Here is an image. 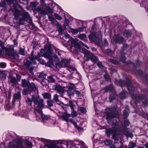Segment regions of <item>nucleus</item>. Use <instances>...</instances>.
I'll list each match as a JSON object with an SVG mask.
<instances>
[{
	"instance_id": "nucleus-27",
	"label": "nucleus",
	"mask_w": 148,
	"mask_h": 148,
	"mask_svg": "<svg viewBox=\"0 0 148 148\" xmlns=\"http://www.w3.org/2000/svg\"><path fill=\"white\" fill-rule=\"evenodd\" d=\"M105 145L107 146H110L112 144V141L111 140L106 139L105 142Z\"/></svg>"
},
{
	"instance_id": "nucleus-59",
	"label": "nucleus",
	"mask_w": 148,
	"mask_h": 148,
	"mask_svg": "<svg viewBox=\"0 0 148 148\" xmlns=\"http://www.w3.org/2000/svg\"><path fill=\"white\" fill-rule=\"evenodd\" d=\"M129 64L128 65L129 66L131 67L134 65V64H133L132 62H131L130 61H129L128 62Z\"/></svg>"
},
{
	"instance_id": "nucleus-28",
	"label": "nucleus",
	"mask_w": 148,
	"mask_h": 148,
	"mask_svg": "<svg viewBox=\"0 0 148 148\" xmlns=\"http://www.w3.org/2000/svg\"><path fill=\"white\" fill-rule=\"evenodd\" d=\"M22 82V86L23 87L27 86L28 85L27 81H26L25 79H23L21 80Z\"/></svg>"
},
{
	"instance_id": "nucleus-39",
	"label": "nucleus",
	"mask_w": 148,
	"mask_h": 148,
	"mask_svg": "<svg viewBox=\"0 0 148 148\" xmlns=\"http://www.w3.org/2000/svg\"><path fill=\"white\" fill-rule=\"evenodd\" d=\"M19 53L21 55H25V54L24 50L22 48L20 47L19 50Z\"/></svg>"
},
{
	"instance_id": "nucleus-11",
	"label": "nucleus",
	"mask_w": 148,
	"mask_h": 148,
	"mask_svg": "<svg viewBox=\"0 0 148 148\" xmlns=\"http://www.w3.org/2000/svg\"><path fill=\"white\" fill-rule=\"evenodd\" d=\"M63 63L64 64V67H66L67 69L70 72L74 71L75 69L73 67L70 66L69 63L68 61L66 60H64L62 61Z\"/></svg>"
},
{
	"instance_id": "nucleus-26",
	"label": "nucleus",
	"mask_w": 148,
	"mask_h": 148,
	"mask_svg": "<svg viewBox=\"0 0 148 148\" xmlns=\"http://www.w3.org/2000/svg\"><path fill=\"white\" fill-rule=\"evenodd\" d=\"M43 98L45 99H50L51 98V95L48 93H45L42 94Z\"/></svg>"
},
{
	"instance_id": "nucleus-48",
	"label": "nucleus",
	"mask_w": 148,
	"mask_h": 148,
	"mask_svg": "<svg viewBox=\"0 0 148 148\" xmlns=\"http://www.w3.org/2000/svg\"><path fill=\"white\" fill-rule=\"evenodd\" d=\"M80 110L81 112L83 113H85L86 112V109L83 107L81 108L80 109Z\"/></svg>"
},
{
	"instance_id": "nucleus-7",
	"label": "nucleus",
	"mask_w": 148,
	"mask_h": 148,
	"mask_svg": "<svg viewBox=\"0 0 148 148\" xmlns=\"http://www.w3.org/2000/svg\"><path fill=\"white\" fill-rule=\"evenodd\" d=\"M44 102L43 99H40L37 102L36 105H34V108L39 113H41L42 111L40 108L44 107Z\"/></svg>"
},
{
	"instance_id": "nucleus-29",
	"label": "nucleus",
	"mask_w": 148,
	"mask_h": 148,
	"mask_svg": "<svg viewBox=\"0 0 148 148\" xmlns=\"http://www.w3.org/2000/svg\"><path fill=\"white\" fill-rule=\"evenodd\" d=\"M53 100L56 102H59L60 101L59 99V97L58 95L57 94H55L53 95Z\"/></svg>"
},
{
	"instance_id": "nucleus-6",
	"label": "nucleus",
	"mask_w": 148,
	"mask_h": 148,
	"mask_svg": "<svg viewBox=\"0 0 148 148\" xmlns=\"http://www.w3.org/2000/svg\"><path fill=\"white\" fill-rule=\"evenodd\" d=\"M21 140H18L9 143L8 147L10 148H23Z\"/></svg>"
},
{
	"instance_id": "nucleus-40",
	"label": "nucleus",
	"mask_w": 148,
	"mask_h": 148,
	"mask_svg": "<svg viewBox=\"0 0 148 148\" xmlns=\"http://www.w3.org/2000/svg\"><path fill=\"white\" fill-rule=\"evenodd\" d=\"M54 15L56 18L58 20H61L62 18L60 16L56 13H55Z\"/></svg>"
},
{
	"instance_id": "nucleus-43",
	"label": "nucleus",
	"mask_w": 148,
	"mask_h": 148,
	"mask_svg": "<svg viewBox=\"0 0 148 148\" xmlns=\"http://www.w3.org/2000/svg\"><path fill=\"white\" fill-rule=\"evenodd\" d=\"M70 30L74 34H76L78 33L77 29H74L70 28Z\"/></svg>"
},
{
	"instance_id": "nucleus-1",
	"label": "nucleus",
	"mask_w": 148,
	"mask_h": 148,
	"mask_svg": "<svg viewBox=\"0 0 148 148\" xmlns=\"http://www.w3.org/2000/svg\"><path fill=\"white\" fill-rule=\"evenodd\" d=\"M106 118L108 123L112 125L113 128L107 129L106 133L108 137H109L111 134H113V133L119 129V126L118 125V122L115 120H114L112 121L113 118L114 117V115L113 114L112 110L111 108L106 109Z\"/></svg>"
},
{
	"instance_id": "nucleus-20",
	"label": "nucleus",
	"mask_w": 148,
	"mask_h": 148,
	"mask_svg": "<svg viewBox=\"0 0 148 148\" xmlns=\"http://www.w3.org/2000/svg\"><path fill=\"white\" fill-rule=\"evenodd\" d=\"M57 92L61 95V97H64L63 95L65 91L64 89L61 87H58L56 88Z\"/></svg>"
},
{
	"instance_id": "nucleus-64",
	"label": "nucleus",
	"mask_w": 148,
	"mask_h": 148,
	"mask_svg": "<svg viewBox=\"0 0 148 148\" xmlns=\"http://www.w3.org/2000/svg\"><path fill=\"white\" fill-rule=\"evenodd\" d=\"M123 93H121L120 94L119 97L121 99H124L125 98V95H123Z\"/></svg>"
},
{
	"instance_id": "nucleus-31",
	"label": "nucleus",
	"mask_w": 148,
	"mask_h": 148,
	"mask_svg": "<svg viewBox=\"0 0 148 148\" xmlns=\"http://www.w3.org/2000/svg\"><path fill=\"white\" fill-rule=\"evenodd\" d=\"M129 122L128 121L125 120L124 121V123L122 124V126L124 127V130H126V128H125V127L129 125Z\"/></svg>"
},
{
	"instance_id": "nucleus-41",
	"label": "nucleus",
	"mask_w": 148,
	"mask_h": 148,
	"mask_svg": "<svg viewBox=\"0 0 148 148\" xmlns=\"http://www.w3.org/2000/svg\"><path fill=\"white\" fill-rule=\"evenodd\" d=\"M77 115V113L75 111L73 110V112H72L71 114V115L73 118L74 117L76 116Z\"/></svg>"
},
{
	"instance_id": "nucleus-45",
	"label": "nucleus",
	"mask_w": 148,
	"mask_h": 148,
	"mask_svg": "<svg viewBox=\"0 0 148 148\" xmlns=\"http://www.w3.org/2000/svg\"><path fill=\"white\" fill-rule=\"evenodd\" d=\"M28 90L27 89H24L23 90L22 93L23 95H25L28 93Z\"/></svg>"
},
{
	"instance_id": "nucleus-25",
	"label": "nucleus",
	"mask_w": 148,
	"mask_h": 148,
	"mask_svg": "<svg viewBox=\"0 0 148 148\" xmlns=\"http://www.w3.org/2000/svg\"><path fill=\"white\" fill-rule=\"evenodd\" d=\"M67 87L69 89L73 90L75 88V86L74 84L69 83L67 84Z\"/></svg>"
},
{
	"instance_id": "nucleus-49",
	"label": "nucleus",
	"mask_w": 148,
	"mask_h": 148,
	"mask_svg": "<svg viewBox=\"0 0 148 148\" xmlns=\"http://www.w3.org/2000/svg\"><path fill=\"white\" fill-rule=\"evenodd\" d=\"M104 77L106 80H109L110 78L108 75L106 73L104 75Z\"/></svg>"
},
{
	"instance_id": "nucleus-53",
	"label": "nucleus",
	"mask_w": 148,
	"mask_h": 148,
	"mask_svg": "<svg viewBox=\"0 0 148 148\" xmlns=\"http://www.w3.org/2000/svg\"><path fill=\"white\" fill-rule=\"evenodd\" d=\"M41 140L44 143H47L49 142V140L45 139L44 138L41 139Z\"/></svg>"
},
{
	"instance_id": "nucleus-24",
	"label": "nucleus",
	"mask_w": 148,
	"mask_h": 148,
	"mask_svg": "<svg viewBox=\"0 0 148 148\" xmlns=\"http://www.w3.org/2000/svg\"><path fill=\"white\" fill-rule=\"evenodd\" d=\"M78 37L82 40H85L87 39L86 36L85 34H80L78 35Z\"/></svg>"
},
{
	"instance_id": "nucleus-52",
	"label": "nucleus",
	"mask_w": 148,
	"mask_h": 148,
	"mask_svg": "<svg viewBox=\"0 0 148 148\" xmlns=\"http://www.w3.org/2000/svg\"><path fill=\"white\" fill-rule=\"evenodd\" d=\"M74 94H76L77 95H78V96H80L81 95V93L79 92V91L77 90H75L74 91Z\"/></svg>"
},
{
	"instance_id": "nucleus-5",
	"label": "nucleus",
	"mask_w": 148,
	"mask_h": 148,
	"mask_svg": "<svg viewBox=\"0 0 148 148\" xmlns=\"http://www.w3.org/2000/svg\"><path fill=\"white\" fill-rule=\"evenodd\" d=\"M79 51L85 54V56L88 59L90 60L92 62H96L98 60L96 56L85 48H80L79 50Z\"/></svg>"
},
{
	"instance_id": "nucleus-13",
	"label": "nucleus",
	"mask_w": 148,
	"mask_h": 148,
	"mask_svg": "<svg viewBox=\"0 0 148 148\" xmlns=\"http://www.w3.org/2000/svg\"><path fill=\"white\" fill-rule=\"evenodd\" d=\"M71 116L69 114L66 113H64L60 117V119H62L63 121H65L66 122L69 121V118Z\"/></svg>"
},
{
	"instance_id": "nucleus-61",
	"label": "nucleus",
	"mask_w": 148,
	"mask_h": 148,
	"mask_svg": "<svg viewBox=\"0 0 148 148\" xmlns=\"http://www.w3.org/2000/svg\"><path fill=\"white\" fill-rule=\"evenodd\" d=\"M123 114L125 116L128 115V112L126 110H125L123 111Z\"/></svg>"
},
{
	"instance_id": "nucleus-34",
	"label": "nucleus",
	"mask_w": 148,
	"mask_h": 148,
	"mask_svg": "<svg viewBox=\"0 0 148 148\" xmlns=\"http://www.w3.org/2000/svg\"><path fill=\"white\" fill-rule=\"evenodd\" d=\"M48 80L50 82H54L55 81V79H53V77L51 76L48 77Z\"/></svg>"
},
{
	"instance_id": "nucleus-19",
	"label": "nucleus",
	"mask_w": 148,
	"mask_h": 148,
	"mask_svg": "<svg viewBox=\"0 0 148 148\" xmlns=\"http://www.w3.org/2000/svg\"><path fill=\"white\" fill-rule=\"evenodd\" d=\"M21 93L17 92L16 93L14 94L13 97V100L14 101H18L21 98Z\"/></svg>"
},
{
	"instance_id": "nucleus-56",
	"label": "nucleus",
	"mask_w": 148,
	"mask_h": 148,
	"mask_svg": "<svg viewBox=\"0 0 148 148\" xmlns=\"http://www.w3.org/2000/svg\"><path fill=\"white\" fill-rule=\"evenodd\" d=\"M31 6H32L33 7H35L37 5V4L34 1L32 2L31 3Z\"/></svg>"
},
{
	"instance_id": "nucleus-63",
	"label": "nucleus",
	"mask_w": 148,
	"mask_h": 148,
	"mask_svg": "<svg viewBox=\"0 0 148 148\" xmlns=\"http://www.w3.org/2000/svg\"><path fill=\"white\" fill-rule=\"evenodd\" d=\"M16 77L18 81H20L21 80V76L18 74H16Z\"/></svg>"
},
{
	"instance_id": "nucleus-44",
	"label": "nucleus",
	"mask_w": 148,
	"mask_h": 148,
	"mask_svg": "<svg viewBox=\"0 0 148 148\" xmlns=\"http://www.w3.org/2000/svg\"><path fill=\"white\" fill-rule=\"evenodd\" d=\"M84 27H81L77 29L78 33L83 31L84 29Z\"/></svg>"
},
{
	"instance_id": "nucleus-16",
	"label": "nucleus",
	"mask_w": 148,
	"mask_h": 148,
	"mask_svg": "<svg viewBox=\"0 0 148 148\" xmlns=\"http://www.w3.org/2000/svg\"><path fill=\"white\" fill-rule=\"evenodd\" d=\"M49 20L51 22V24L54 25L58 26L59 25L56 21H55L54 18L51 16L48 15Z\"/></svg>"
},
{
	"instance_id": "nucleus-47",
	"label": "nucleus",
	"mask_w": 148,
	"mask_h": 148,
	"mask_svg": "<svg viewBox=\"0 0 148 148\" xmlns=\"http://www.w3.org/2000/svg\"><path fill=\"white\" fill-rule=\"evenodd\" d=\"M46 10L49 13H53L52 10L51 8L49 7H47L46 8Z\"/></svg>"
},
{
	"instance_id": "nucleus-21",
	"label": "nucleus",
	"mask_w": 148,
	"mask_h": 148,
	"mask_svg": "<svg viewBox=\"0 0 148 148\" xmlns=\"http://www.w3.org/2000/svg\"><path fill=\"white\" fill-rule=\"evenodd\" d=\"M66 59H63V60H62L61 62H59L56 63V67L57 69H59V68L64 67V64L62 62V61Z\"/></svg>"
},
{
	"instance_id": "nucleus-36",
	"label": "nucleus",
	"mask_w": 148,
	"mask_h": 148,
	"mask_svg": "<svg viewBox=\"0 0 148 148\" xmlns=\"http://www.w3.org/2000/svg\"><path fill=\"white\" fill-rule=\"evenodd\" d=\"M38 75L40 77L42 78H45L46 76V75L45 74L42 73H38Z\"/></svg>"
},
{
	"instance_id": "nucleus-30",
	"label": "nucleus",
	"mask_w": 148,
	"mask_h": 148,
	"mask_svg": "<svg viewBox=\"0 0 148 148\" xmlns=\"http://www.w3.org/2000/svg\"><path fill=\"white\" fill-rule=\"evenodd\" d=\"M125 85L127 86L128 90L129 91H132L134 90V88L132 85L130 84V85H128L127 84H125Z\"/></svg>"
},
{
	"instance_id": "nucleus-17",
	"label": "nucleus",
	"mask_w": 148,
	"mask_h": 148,
	"mask_svg": "<svg viewBox=\"0 0 148 148\" xmlns=\"http://www.w3.org/2000/svg\"><path fill=\"white\" fill-rule=\"evenodd\" d=\"M120 130V127L119 126V129L116 130L115 132L113 133L112 135V138L115 140H119V137H118V134H117V132H118V130Z\"/></svg>"
},
{
	"instance_id": "nucleus-2",
	"label": "nucleus",
	"mask_w": 148,
	"mask_h": 148,
	"mask_svg": "<svg viewBox=\"0 0 148 148\" xmlns=\"http://www.w3.org/2000/svg\"><path fill=\"white\" fill-rule=\"evenodd\" d=\"M70 38L69 35L64 34L63 37L64 41V45H65L66 47L71 52L74 53H77L81 48L80 44L77 42L78 41V40L74 39L71 37Z\"/></svg>"
},
{
	"instance_id": "nucleus-54",
	"label": "nucleus",
	"mask_w": 148,
	"mask_h": 148,
	"mask_svg": "<svg viewBox=\"0 0 148 148\" xmlns=\"http://www.w3.org/2000/svg\"><path fill=\"white\" fill-rule=\"evenodd\" d=\"M97 65L99 66V68H102L103 67V65L102 64V63L101 62H98L97 64Z\"/></svg>"
},
{
	"instance_id": "nucleus-60",
	"label": "nucleus",
	"mask_w": 148,
	"mask_h": 148,
	"mask_svg": "<svg viewBox=\"0 0 148 148\" xmlns=\"http://www.w3.org/2000/svg\"><path fill=\"white\" fill-rule=\"evenodd\" d=\"M55 6H56L58 8H60L59 6L58 5H56L55 3H53L51 4V7L52 8H53Z\"/></svg>"
},
{
	"instance_id": "nucleus-58",
	"label": "nucleus",
	"mask_w": 148,
	"mask_h": 148,
	"mask_svg": "<svg viewBox=\"0 0 148 148\" xmlns=\"http://www.w3.org/2000/svg\"><path fill=\"white\" fill-rule=\"evenodd\" d=\"M80 43L81 45H83L85 47H86L88 49H89V47L86 45L84 44L82 42L80 41Z\"/></svg>"
},
{
	"instance_id": "nucleus-3",
	"label": "nucleus",
	"mask_w": 148,
	"mask_h": 148,
	"mask_svg": "<svg viewBox=\"0 0 148 148\" xmlns=\"http://www.w3.org/2000/svg\"><path fill=\"white\" fill-rule=\"evenodd\" d=\"M19 7L21 10L16 8H15L12 10V12L14 13V14L15 19L17 20H18V17L21 15V14H22L23 18L19 19V24L20 25L23 24L22 22L23 20L25 21H28V22L29 23H32V20L28 13L27 12H24L23 8L21 6H19Z\"/></svg>"
},
{
	"instance_id": "nucleus-23",
	"label": "nucleus",
	"mask_w": 148,
	"mask_h": 148,
	"mask_svg": "<svg viewBox=\"0 0 148 148\" xmlns=\"http://www.w3.org/2000/svg\"><path fill=\"white\" fill-rule=\"evenodd\" d=\"M131 33L129 30H126L124 31L123 33V35L125 37L128 38L130 36Z\"/></svg>"
},
{
	"instance_id": "nucleus-46",
	"label": "nucleus",
	"mask_w": 148,
	"mask_h": 148,
	"mask_svg": "<svg viewBox=\"0 0 148 148\" xmlns=\"http://www.w3.org/2000/svg\"><path fill=\"white\" fill-rule=\"evenodd\" d=\"M29 58L31 60H33L35 59V57L34 56L33 54L32 53L29 56Z\"/></svg>"
},
{
	"instance_id": "nucleus-35",
	"label": "nucleus",
	"mask_w": 148,
	"mask_h": 148,
	"mask_svg": "<svg viewBox=\"0 0 148 148\" xmlns=\"http://www.w3.org/2000/svg\"><path fill=\"white\" fill-rule=\"evenodd\" d=\"M67 92L68 95L70 97L73 96L74 94V91H73L70 90H68Z\"/></svg>"
},
{
	"instance_id": "nucleus-33",
	"label": "nucleus",
	"mask_w": 148,
	"mask_h": 148,
	"mask_svg": "<svg viewBox=\"0 0 148 148\" xmlns=\"http://www.w3.org/2000/svg\"><path fill=\"white\" fill-rule=\"evenodd\" d=\"M69 106L71 107V108L73 110L75 107V105L73 101H69Z\"/></svg>"
},
{
	"instance_id": "nucleus-12",
	"label": "nucleus",
	"mask_w": 148,
	"mask_h": 148,
	"mask_svg": "<svg viewBox=\"0 0 148 148\" xmlns=\"http://www.w3.org/2000/svg\"><path fill=\"white\" fill-rule=\"evenodd\" d=\"M8 83L12 86L16 85L17 82L16 78L12 76H10L9 77Z\"/></svg>"
},
{
	"instance_id": "nucleus-51",
	"label": "nucleus",
	"mask_w": 148,
	"mask_h": 148,
	"mask_svg": "<svg viewBox=\"0 0 148 148\" xmlns=\"http://www.w3.org/2000/svg\"><path fill=\"white\" fill-rule=\"evenodd\" d=\"M27 113L25 112H23L21 114V116H23L24 117H27Z\"/></svg>"
},
{
	"instance_id": "nucleus-42",
	"label": "nucleus",
	"mask_w": 148,
	"mask_h": 148,
	"mask_svg": "<svg viewBox=\"0 0 148 148\" xmlns=\"http://www.w3.org/2000/svg\"><path fill=\"white\" fill-rule=\"evenodd\" d=\"M53 101L52 100H50L47 101V104L49 106L51 107L53 106Z\"/></svg>"
},
{
	"instance_id": "nucleus-4",
	"label": "nucleus",
	"mask_w": 148,
	"mask_h": 148,
	"mask_svg": "<svg viewBox=\"0 0 148 148\" xmlns=\"http://www.w3.org/2000/svg\"><path fill=\"white\" fill-rule=\"evenodd\" d=\"M45 56L49 58V62L50 65H53V61L55 60H59L56 54H53L52 49L49 48L47 51V53L45 54Z\"/></svg>"
},
{
	"instance_id": "nucleus-62",
	"label": "nucleus",
	"mask_w": 148,
	"mask_h": 148,
	"mask_svg": "<svg viewBox=\"0 0 148 148\" xmlns=\"http://www.w3.org/2000/svg\"><path fill=\"white\" fill-rule=\"evenodd\" d=\"M104 43L105 46L107 45L108 44V42L106 39H105L104 40Z\"/></svg>"
},
{
	"instance_id": "nucleus-9",
	"label": "nucleus",
	"mask_w": 148,
	"mask_h": 148,
	"mask_svg": "<svg viewBox=\"0 0 148 148\" xmlns=\"http://www.w3.org/2000/svg\"><path fill=\"white\" fill-rule=\"evenodd\" d=\"M113 41L116 43H124L126 42V40L124 39L123 38L122 36L117 35H115L113 37Z\"/></svg>"
},
{
	"instance_id": "nucleus-55",
	"label": "nucleus",
	"mask_w": 148,
	"mask_h": 148,
	"mask_svg": "<svg viewBox=\"0 0 148 148\" xmlns=\"http://www.w3.org/2000/svg\"><path fill=\"white\" fill-rule=\"evenodd\" d=\"M41 115V116H42V117L43 119H48V117L47 116L45 115H44L42 114V112L41 113H40Z\"/></svg>"
},
{
	"instance_id": "nucleus-50",
	"label": "nucleus",
	"mask_w": 148,
	"mask_h": 148,
	"mask_svg": "<svg viewBox=\"0 0 148 148\" xmlns=\"http://www.w3.org/2000/svg\"><path fill=\"white\" fill-rule=\"evenodd\" d=\"M38 60L40 62L41 64H45V62L42 59L40 58L38 59Z\"/></svg>"
},
{
	"instance_id": "nucleus-10",
	"label": "nucleus",
	"mask_w": 148,
	"mask_h": 148,
	"mask_svg": "<svg viewBox=\"0 0 148 148\" xmlns=\"http://www.w3.org/2000/svg\"><path fill=\"white\" fill-rule=\"evenodd\" d=\"M88 38L90 41L97 43H98L100 42L101 38V37H100V38L97 37L95 34L94 33H91L90 35Z\"/></svg>"
},
{
	"instance_id": "nucleus-14",
	"label": "nucleus",
	"mask_w": 148,
	"mask_h": 148,
	"mask_svg": "<svg viewBox=\"0 0 148 148\" xmlns=\"http://www.w3.org/2000/svg\"><path fill=\"white\" fill-rule=\"evenodd\" d=\"M29 88L30 90H33L35 93L38 94V90L33 83H31L29 84Z\"/></svg>"
},
{
	"instance_id": "nucleus-32",
	"label": "nucleus",
	"mask_w": 148,
	"mask_h": 148,
	"mask_svg": "<svg viewBox=\"0 0 148 148\" xmlns=\"http://www.w3.org/2000/svg\"><path fill=\"white\" fill-rule=\"evenodd\" d=\"M32 100H31V99L29 97H27L26 99V102L27 104V105L30 106H32Z\"/></svg>"
},
{
	"instance_id": "nucleus-37",
	"label": "nucleus",
	"mask_w": 148,
	"mask_h": 148,
	"mask_svg": "<svg viewBox=\"0 0 148 148\" xmlns=\"http://www.w3.org/2000/svg\"><path fill=\"white\" fill-rule=\"evenodd\" d=\"M136 146V144L133 142H130V143L129 147L130 148H134Z\"/></svg>"
},
{
	"instance_id": "nucleus-57",
	"label": "nucleus",
	"mask_w": 148,
	"mask_h": 148,
	"mask_svg": "<svg viewBox=\"0 0 148 148\" xmlns=\"http://www.w3.org/2000/svg\"><path fill=\"white\" fill-rule=\"evenodd\" d=\"M126 60V58L125 56H123L121 59V61L123 63H125V60Z\"/></svg>"
},
{
	"instance_id": "nucleus-18",
	"label": "nucleus",
	"mask_w": 148,
	"mask_h": 148,
	"mask_svg": "<svg viewBox=\"0 0 148 148\" xmlns=\"http://www.w3.org/2000/svg\"><path fill=\"white\" fill-rule=\"evenodd\" d=\"M104 92H106L108 91H110L111 92L114 91V88L113 86L112 85L105 87L103 90Z\"/></svg>"
},
{
	"instance_id": "nucleus-22",
	"label": "nucleus",
	"mask_w": 148,
	"mask_h": 148,
	"mask_svg": "<svg viewBox=\"0 0 148 148\" xmlns=\"http://www.w3.org/2000/svg\"><path fill=\"white\" fill-rule=\"evenodd\" d=\"M7 74L6 72L4 71H0V77L1 79L5 80L6 78Z\"/></svg>"
},
{
	"instance_id": "nucleus-15",
	"label": "nucleus",
	"mask_w": 148,
	"mask_h": 148,
	"mask_svg": "<svg viewBox=\"0 0 148 148\" xmlns=\"http://www.w3.org/2000/svg\"><path fill=\"white\" fill-rule=\"evenodd\" d=\"M40 99L39 96L36 95H32V100L34 102V105H36L37 102Z\"/></svg>"
},
{
	"instance_id": "nucleus-38",
	"label": "nucleus",
	"mask_w": 148,
	"mask_h": 148,
	"mask_svg": "<svg viewBox=\"0 0 148 148\" xmlns=\"http://www.w3.org/2000/svg\"><path fill=\"white\" fill-rule=\"evenodd\" d=\"M6 66V64L5 62H2L0 63V67L2 68H5Z\"/></svg>"
},
{
	"instance_id": "nucleus-8",
	"label": "nucleus",
	"mask_w": 148,
	"mask_h": 148,
	"mask_svg": "<svg viewBox=\"0 0 148 148\" xmlns=\"http://www.w3.org/2000/svg\"><path fill=\"white\" fill-rule=\"evenodd\" d=\"M5 51L7 55L10 56H12L15 58L18 55L16 52L13 49V46L11 45L9 48H7L5 49Z\"/></svg>"
}]
</instances>
